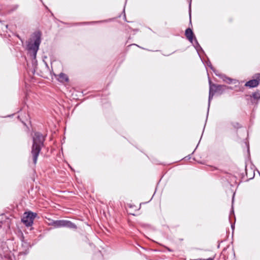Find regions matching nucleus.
Returning <instances> with one entry per match:
<instances>
[{"mask_svg":"<svg viewBox=\"0 0 260 260\" xmlns=\"http://www.w3.org/2000/svg\"><path fill=\"white\" fill-rule=\"evenodd\" d=\"M33 143L31 147V154L33 162L37 164L38 156L43 147H44L45 137L40 132H35L32 138Z\"/></svg>","mask_w":260,"mask_h":260,"instance_id":"2","label":"nucleus"},{"mask_svg":"<svg viewBox=\"0 0 260 260\" xmlns=\"http://www.w3.org/2000/svg\"><path fill=\"white\" fill-rule=\"evenodd\" d=\"M168 249L169 251H171V250H170V249L168 248Z\"/></svg>","mask_w":260,"mask_h":260,"instance_id":"20","label":"nucleus"},{"mask_svg":"<svg viewBox=\"0 0 260 260\" xmlns=\"http://www.w3.org/2000/svg\"><path fill=\"white\" fill-rule=\"evenodd\" d=\"M207 66L213 71V72L215 74V73H218V71H217L212 66L211 62L210 61H208L207 62Z\"/></svg>","mask_w":260,"mask_h":260,"instance_id":"11","label":"nucleus"},{"mask_svg":"<svg viewBox=\"0 0 260 260\" xmlns=\"http://www.w3.org/2000/svg\"><path fill=\"white\" fill-rule=\"evenodd\" d=\"M189 16H190V22L191 23V14H190V13H189Z\"/></svg>","mask_w":260,"mask_h":260,"instance_id":"16","label":"nucleus"},{"mask_svg":"<svg viewBox=\"0 0 260 260\" xmlns=\"http://www.w3.org/2000/svg\"><path fill=\"white\" fill-rule=\"evenodd\" d=\"M42 33L40 31L34 32L26 42V49L28 53L33 58L36 59L37 52L41 43Z\"/></svg>","mask_w":260,"mask_h":260,"instance_id":"1","label":"nucleus"},{"mask_svg":"<svg viewBox=\"0 0 260 260\" xmlns=\"http://www.w3.org/2000/svg\"><path fill=\"white\" fill-rule=\"evenodd\" d=\"M51 224L56 228L66 227L69 229H77V226L75 223L67 220H53Z\"/></svg>","mask_w":260,"mask_h":260,"instance_id":"4","label":"nucleus"},{"mask_svg":"<svg viewBox=\"0 0 260 260\" xmlns=\"http://www.w3.org/2000/svg\"><path fill=\"white\" fill-rule=\"evenodd\" d=\"M251 96L256 100L260 99V93L259 92H253Z\"/></svg>","mask_w":260,"mask_h":260,"instance_id":"10","label":"nucleus"},{"mask_svg":"<svg viewBox=\"0 0 260 260\" xmlns=\"http://www.w3.org/2000/svg\"><path fill=\"white\" fill-rule=\"evenodd\" d=\"M209 98H208V109L209 108L211 101L213 99V97L215 93L220 91H223L224 88L226 87L225 85H217L212 83L210 79L209 78Z\"/></svg>","mask_w":260,"mask_h":260,"instance_id":"3","label":"nucleus"},{"mask_svg":"<svg viewBox=\"0 0 260 260\" xmlns=\"http://www.w3.org/2000/svg\"><path fill=\"white\" fill-rule=\"evenodd\" d=\"M58 80L63 83L69 81V78L66 74L61 73L58 76Z\"/></svg>","mask_w":260,"mask_h":260,"instance_id":"9","label":"nucleus"},{"mask_svg":"<svg viewBox=\"0 0 260 260\" xmlns=\"http://www.w3.org/2000/svg\"><path fill=\"white\" fill-rule=\"evenodd\" d=\"M37 215V213L31 211L25 212L22 218V221L26 226H30L32 225L34 220Z\"/></svg>","mask_w":260,"mask_h":260,"instance_id":"5","label":"nucleus"},{"mask_svg":"<svg viewBox=\"0 0 260 260\" xmlns=\"http://www.w3.org/2000/svg\"><path fill=\"white\" fill-rule=\"evenodd\" d=\"M185 35L187 39L191 43H193V42H194V46L196 48V50L197 51L199 50V49H202L201 47L200 46V44H199L197 39L193 38V33L192 31V30L190 28H188L185 30Z\"/></svg>","mask_w":260,"mask_h":260,"instance_id":"6","label":"nucleus"},{"mask_svg":"<svg viewBox=\"0 0 260 260\" xmlns=\"http://www.w3.org/2000/svg\"><path fill=\"white\" fill-rule=\"evenodd\" d=\"M18 7H19V6L18 5H15L13 6L12 11L17 10L18 9Z\"/></svg>","mask_w":260,"mask_h":260,"instance_id":"14","label":"nucleus"},{"mask_svg":"<svg viewBox=\"0 0 260 260\" xmlns=\"http://www.w3.org/2000/svg\"><path fill=\"white\" fill-rule=\"evenodd\" d=\"M190 6H191V2H190V3H189V8H190Z\"/></svg>","mask_w":260,"mask_h":260,"instance_id":"19","label":"nucleus"},{"mask_svg":"<svg viewBox=\"0 0 260 260\" xmlns=\"http://www.w3.org/2000/svg\"><path fill=\"white\" fill-rule=\"evenodd\" d=\"M215 75L219 77L220 79H221L223 82L228 83L231 84L232 83L233 81H234L235 80L233 79H232L230 77H227L225 75L219 73L218 72V73H215Z\"/></svg>","mask_w":260,"mask_h":260,"instance_id":"7","label":"nucleus"},{"mask_svg":"<svg viewBox=\"0 0 260 260\" xmlns=\"http://www.w3.org/2000/svg\"><path fill=\"white\" fill-rule=\"evenodd\" d=\"M233 126L235 127V128H238L239 127H240V124L238 123H235L234 124H233Z\"/></svg>","mask_w":260,"mask_h":260,"instance_id":"13","label":"nucleus"},{"mask_svg":"<svg viewBox=\"0 0 260 260\" xmlns=\"http://www.w3.org/2000/svg\"><path fill=\"white\" fill-rule=\"evenodd\" d=\"M254 78L255 80H257V82L259 83L260 81V73L256 74L254 75Z\"/></svg>","mask_w":260,"mask_h":260,"instance_id":"12","label":"nucleus"},{"mask_svg":"<svg viewBox=\"0 0 260 260\" xmlns=\"http://www.w3.org/2000/svg\"><path fill=\"white\" fill-rule=\"evenodd\" d=\"M258 83L257 82V80H255V79L250 80L247 82L245 86L246 87H249V88H253L257 86L258 85Z\"/></svg>","mask_w":260,"mask_h":260,"instance_id":"8","label":"nucleus"},{"mask_svg":"<svg viewBox=\"0 0 260 260\" xmlns=\"http://www.w3.org/2000/svg\"><path fill=\"white\" fill-rule=\"evenodd\" d=\"M2 222L0 221V229L2 228Z\"/></svg>","mask_w":260,"mask_h":260,"instance_id":"15","label":"nucleus"},{"mask_svg":"<svg viewBox=\"0 0 260 260\" xmlns=\"http://www.w3.org/2000/svg\"><path fill=\"white\" fill-rule=\"evenodd\" d=\"M231 227H232V228L233 229L234 228V225L232 224V225H231Z\"/></svg>","mask_w":260,"mask_h":260,"instance_id":"17","label":"nucleus"},{"mask_svg":"<svg viewBox=\"0 0 260 260\" xmlns=\"http://www.w3.org/2000/svg\"><path fill=\"white\" fill-rule=\"evenodd\" d=\"M234 194L233 196V202H234Z\"/></svg>","mask_w":260,"mask_h":260,"instance_id":"18","label":"nucleus"}]
</instances>
